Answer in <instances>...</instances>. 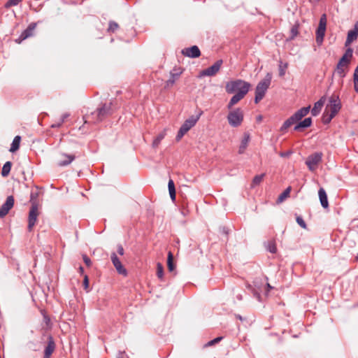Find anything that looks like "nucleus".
Here are the masks:
<instances>
[{
  "mask_svg": "<svg viewBox=\"0 0 358 358\" xmlns=\"http://www.w3.org/2000/svg\"><path fill=\"white\" fill-rule=\"evenodd\" d=\"M111 113V103H103L101 107L98 108L96 111L91 113L90 115H85L83 118L85 123L90 122L96 123L102 121Z\"/></svg>",
  "mask_w": 358,
  "mask_h": 358,
  "instance_id": "nucleus-1",
  "label": "nucleus"
},
{
  "mask_svg": "<svg viewBox=\"0 0 358 358\" xmlns=\"http://www.w3.org/2000/svg\"><path fill=\"white\" fill-rule=\"evenodd\" d=\"M272 80V73H267L265 78L257 84L255 88V102L258 103L265 96Z\"/></svg>",
  "mask_w": 358,
  "mask_h": 358,
  "instance_id": "nucleus-2",
  "label": "nucleus"
},
{
  "mask_svg": "<svg viewBox=\"0 0 358 358\" xmlns=\"http://www.w3.org/2000/svg\"><path fill=\"white\" fill-rule=\"evenodd\" d=\"M310 106L303 107L295 112L290 117L286 120L280 127L282 132L285 131L289 127L297 123L303 117H305L310 111Z\"/></svg>",
  "mask_w": 358,
  "mask_h": 358,
  "instance_id": "nucleus-3",
  "label": "nucleus"
},
{
  "mask_svg": "<svg viewBox=\"0 0 358 358\" xmlns=\"http://www.w3.org/2000/svg\"><path fill=\"white\" fill-rule=\"evenodd\" d=\"M251 85L241 79H236L229 81L226 83L225 90L228 94H232L236 91L241 92L245 89V92H248Z\"/></svg>",
  "mask_w": 358,
  "mask_h": 358,
  "instance_id": "nucleus-4",
  "label": "nucleus"
},
{
  "mask_svg": "<svg viewBox=\"0 0 358 358\" xmlns=\"http://www.w3.org/2000/svg\"><path fill=\"white\" fill-rule=\"evenodd\" d=\"M243 117V110L240 108H237L229 111L227 118L231 127H238L242 124Z\"/></svg>",
  "mask_w": 358,
  "mask_h": 358,
  "instance_id": "nucleus-5",
  "label": "nucleus"
},
{
  "mask_svg": "<svg viewBox=\"0 0 358 358\" xmlns=\"http://www.w3.org/2000/svg\"><path fill=\"white\" fill-rule=\"evenodd\" d=\"M323 154L321 152H316L310 155L305 162L306 165L308 166L309 171H315L318 165L322 162Z\"/></svg>",
  "mask_w": 358,
  "mask_h": 358,
  "instance_id": "nucleus-6",
  "label": "nucleus"
},
{
  "mask_svg": "<svg viewBox=\"0 0 358 358\" xmlns=\"http://www.w3.org/2000/svg\"><path fill=\"white\" fill-rule=\"evenodd\" d=\"M199 118V116L196 117L192 116L184 122L176 135V141H179L184 136V135L196 124Z\"/></svg>",
  "mask_w": 358,
  "mask_h": 358,
  "instance_id": "nucleus-7",
  "label": "nucleus"
},
{
  "mask_svg": "<svg viewBox=\"0 0 358 358\" xmlns=\"http://www.w3.org/2000/svg\"><path fill=\"white\" fill-rule=\"evenodd\" d=\"M327 27V16L325 14L322 15L320 19L319 25L316 30V43L318 45H321L325 35Z\"/></svg>",
  "mask_w": 358,
  "mask_h": 358,
  "instance_id": "nucleus-8",
  "label": "nucleus"
},
{
  "mask_svg": "<svg viewBox=\"0 0 358 358\" xmlns=\"http://www.w3.org/2000/svg\"><path fill=\"white\" fill-rule=\"evenodd\" d=\"M341 108V103L338 95L333 94L329 98V104L327 106L326 110L336 116Z\"/></svg>",
  "mask_w": 358,
  "mask_h": 358,
  "instance_id": "nucleus-9",
  "label": "nucleus"
},
{
  "mask_svg": "<svg viewBox=\"0 0 358 358\" xmlns=\"http://www.w3.org/2000/svg\"><path fill=\"white\" fill-rule=\"evenodd\" d=\"M38 215V203L36 201L32 203L28 217V230L32 231L33 227L35 226Z\"/></svg>",
  "mask_w": 358,
  "mask_h": 358,
  "instance_id": "nucleus-10",
  "label": "nucleus"
},
{
  "mask_svg": "<svg viewBox=\"0 0 358 358\" xmlns=\"http://www.w3.org/2000/svg\"><path fill=\"white\" fill-rule=\"evenodd\" d=\"M222 64H223L222 59L217 60L211 66L201 71L200 73L201 76H215L220 71Z\"/></svg>",
  "mask_w": 358,
  "mask_h": 358,
  "instance_id": "nucleus-11",
  "label": "nucleus"
},
{
  "mask_svg": "<svg viewBox=\"0 0 358 358\" xmlns=\"http://www.w3.org/2000/svg\"><path fill=\"white\" fill-rule=\"evenodd\" d=\"M15 199L13 196H8L6 201L3 203L0 208V217H4L9 212V210L14 206Z\"/></svg>",
  "mask_w": 358,
  "mask_h": 358,
  "instance_id": "nucleus-12",
  "label": "nucleus"
},
{
  "mask_svg": "<svg viewBox=\"0 0 358 358\" xmlns=\"http://www.w3.org/2000/svg\"><path fill=\"white\" fill-rule=\"evenodd\" d=\"M37 26L36 22H31L30 23L27 28L24 29L22 34L20 35L19 38L16 39V41L17 43H21L24 40L27 39V38L32 36L34 35V31L36 29Z\"/></svg>",
  "mask_w": 358,
  "mask_h": 358,
  "instance_id": "nucleus-13",
  "label": "nucleus"
},
{
  "mask_svg": "<svg viewBox=\"0 0 358 358\" xmlns=\"http://www.w3.org/2000/svg\"><path fill=\"white\" fill-rule=\"evenodd\" d=\"M110 259L112 261V263L115 268H116L117 273L119 274L127 275V269L123 266L122 264L120 259L117 257L116 253L113 252L110 255Z\"/></svg>",
  "mask_w": 358,
  "mask_h": 358,
  "instance_id": "nucleus-14",
  "label": "nucleus"
},
{
  "mask_svg": "<svg viewBox=\"0 0 358 358\" xmlns=\"http://www.w3.org/2000/svg\"><path fill=\"white\" fill-rule=\"evenodd\" d=\"M182 54L190 58H197L201 55V51L198 46L193 45L190 48H184Z\"/></svg>",
  "mask_w": 358,
  "mask_h": 358,
  "instance_id": "nucleus-15",
  "label": "nucleus"
},
{
  "mask_svg": "<svg viewBox=\"0 0 358 358\" xmlns=\"http://www.w3.org/2000/svg\"><path fill=\"white\" fill-rule=\"evenodd\" d=\"M245 90V89H243V90L238 92L231 98L229 103L227 104V108L229 110H231L235 104L244 98V96L248 94Z\"/></svg>",
  "mask_w": 358,
  "mask_h": 358,
  "instance_id": "nucleus-16",
  "label": "nucleus"
},
{
  "mask_svg": "<svg viewBox=\"0 0 358 358\" xmlns=\"http://www.w3.org/2000/svg\"><path fill=\"white\" fill-rule=\"evenodd\" d=\"M358 37V22L355 24L353 29H351L348 33V36L345 41V45L351 43L353 41L356 40Z\"/></svg>",
  "mask_w": 358,
  "mask_h": 358,
  "instance_id": "nucleus-17",
  "label": "nucleus"
},
{
  "mask_svg": "<svg viewBox=\"0 0 358 358\" xmlns=\"http://www.w3.org/2000/svg\"><path fill=\"white\" fill-rule=\"evenodd\" d=\"M312 119L311 117H306L303 120L296 123V125L294 127L295 131H301L302 129L308 128L311 126Z\"/></svg>",
  "mask_w": 358,
  "mask_h": 358,
  "instance_id": "nucleus-18",
  "label": "nucleus"
},
{
  "mask_svg": "<svg viewBox=\"0 0 358 358\" xmlns=\"http://www.w3.org/2000/svg\"><path fill=\"white\" fill-rule=\"evenodd\" d=\"M250 140V134L247 132L244 133L243 137L241 140L239 148H238V153L243 154L245 149L247 148L249 141Z\"/></svg>",
  "mask_w": 358,
  "mask_h": 358,
  "instance_id": "nucleus-19",
  "label": "nucleus"
},
{
  "mask_svg": "<svg viewBox=\"0 0 358 358\" xmlns=\"http://www.w3.org/2000/svg\"><path fill=\"white\" fill-rule=\"evenodd\" d=\"M318 195H319L320 201L322 206L324 208H327L329 207V202H328L327 193L324 188H322V187L320 188V189L318 191Z\"/></svg>",
  "mask_w": 358,
  "mask_h": 358,
  "instance_id": "nucleus-20",
  "label": "nucleus"
},
{
  "mask_svg": "<svg viewBox=\"0 0 358 358\" xmlns=\"http://www.w3.org/2000/svg\"><path fill=\"white\" fill-rule=\"evenodd\" d=\"M55 348V344L52 338H50L48 341L47 346L45 348L43 358H50V356L54 352Z\"/></svg>",
  "mask_w": 358,
  "mask_h": 358,
  "instance_id": "nucleus-21",
  "label": "nucleus"
},
{
  "mask_svg": "<svg viewBox=\"0 0 358 358\" xmlns=\"http://www.w3.org/2000/svg\"><path fill=\"white\" fill-rule=\"evenodd\" d=\"M62 156L64 157V159L60 160L58 162L57 164L59 166H66L70 164L76 158L73 155H67L64 153L62 154Z\"/></svg>",
  "mask_w": 358,
  "mask_h": 358,
  "instance_id": "nucleus-22",
  "label": "nucleus"
},
{
  "mask_svg": "<svg viewBox=\"0 0 358 358\" xmlns=\"http://www.w3.org/2000/svg\"><path fill=\"white\" fill-rule=\"evenodd\" d=\"M324 98L322 97L319 101L315 103L313 108L311 109V114L313 116H317L324 105Z\"/></svg>",
  "mask_w": 358,
  "mask_h": 358,
  "instance_id": "nucleus-23",
  "label": "nucleus"
},
{
  "mask_svg": "<svg viewBox=\"0 0 358 358\" xmlns=\"http://www.w3.org/2000/svg\"><path fill=\"white\" fill-rule=\"evenodd\" d=\"M166 135V129L162 131L153 140L152 148H157Z\"/></svg>",
  "mask_w": 358,
  "mask_h": 358,
  "instance_id": "nucleus-24",
  "label": "nucleus"
},
{
  "mask_svg": "<svg viewBox=\"0 0 358 358\" xmlns=\"http://www.w3.org/2000/svg\"><path fill=\"white\" fill-rule=\"evenodd\" d=\"M21 141V137L20 136H16L10 145V152H16L19 148H20V143Z\"/></svg>",
  "mask_w": 358,
  "mask_h": 358,
  "instance_id": "nucleus-25",
  "label": "nucleus"
},
{
  "mask_svg": "<svg viewBox=\"0 0 358 358\" xmlns=\"http://www.w3.org/2000/svg\"><path fill=\"white\" fill-rule=\"evenodd\" d=\"M348 69V66H340V64H337L336 73L340 76V78H343L346 76V71Z\"/></svg>",
  "mask_w": 358,
  "mask_h": 358,
  "instance_id": "nucleus-26",
  "label": "nucleus"
},
{
  "mask_svg": "<svg viewBox=\"0 0 358 358\" xmlns=\"http://www.w3.org/2000/svg\"><path fill=\"white\" fill-rule=\"evenodd\" d=\"M11 166H12V163L9 161L6 162L3 164L2 169H1V176L3 177H6L8 176V174L10 172Z\"/></svg>",
  "mask_w": 358,
  "mask_h": 358,
  "instance_id": "nucleus-27",
  "label": "nucleus"
},
{
  "mask_svg": "<svg viewBox=\"0 0 358 358\" xmlns=\"http://www.w3.org/2000/svg\"><path fill=\"white\" fill-rule=\"evenodd\" d=\"M167 266L170 271H173L175 269V265L173 264V255L171 252H169L168 253Z\"/></svg>",
  "mask_w": 358,
  "mask_h": 358,
  "instance_id": "nucleus-28",
  "label": "nucleus"
},
{
  "mask_svg": "<svg viewBox=\"0 0 358 358\" xmlns=\"http://www.w3.org/2000/svg\"><path fill=\"white\" fill-rule=\"evenodd\" d=\"M264 176V173L255 176L252 181L251 187H255V186L259 185L263 180Z\"/></svg>",
  "mask_w": 358,
  "mask_h": 358,
  "instance_id": "nucleus-29",
  "label": "nucleus"
},
{
  "mask_svg": "<svg viewBox=\"0 0 358 358\" xmlns=\"http://www.w3.org/2000/svg\"><path fill=\"white\" fill-rule=\"evenodd\" d=\"M290 191H291V187H288L283 192H282L279 195L277 201L278 203L282 202L287 197L289 196V195L290 194Z\"/></svg>",
  "mask_w": 358,
  "mask_h": 358,
  "instance_id": "nucleus-30",
  "label": "nucleus"
},
{
  "mask_svg": "<svg viewBox=\"0 0 358 358\" xmlns=\"http://www.w3.org/2000/svg\"><path fill=\"white\" fill-rule=\"evenodd\" d=\"M334 117L335 115H333L329 111L325 112L322 115V122L325 124H329Z\"/></svg>",
  "mask_w": 358,
  "mask_h": 358,
  "instance_id": "nucleus-31",
  "label": "nucleus"
},
{
  "mask_svg": "<svg viewBox=\"0 0 358 358\" xmlns=\"http://www.w3.org/2000/svg\"><path fill=\"white\" fill-rule=\"evenodd\" d=\"M119 28V25L115 21H110L108 23V28L107 29L108 32L114 33Z\"/></svg>",
  "mask_w": 358,
  "mask_h": 358,
  "instance_id": "nucleus-32",
  "label": "nucleus"
},
{
  "mask_svg": "<svg viewBox=\"0 0 358 358\" xmlns=\"http://www.w3.org/2000/svg\"><path fill=\"white\" fill-rule=\"evenodd\" d=\"M299 34V24H296L293 25L290 30V36L289 39H294Z\"/></svg>",
  "mask_w": 358,
  "mask_h": 358,
  "instance_id": "nucleus-33",
  "label": "nucleus"
},
{
  "mask_svg": "<svg viewBox=\"0 0 358 358\" xmlns=\"http://www.w3.org/2000/svg\"><path fill=\"white\" fill-rule=\"evenodd\" d=\"M266 249L271 253H275L277 251V248L275 242L273 241H269L267 243Z\"/></svg>",
  "mask_w": 358,
  "mask_h": 358,
  "instance_id": "nucleus-34",
  "label": "nucleus"
},
{
  "mask_svg": "<svg viewBox=\"0 0 358 358\" xmlns=\"http://www.w3.org/2000/svg\"><path fill=\"white\" fill-rule=\"evenodd\" d=\"M22 0H8L4 5L6 8L18 5Z\"/></svg>",
  "mask_w": 358,
  "mask_h": 358,
  "instance_id": "nucleus-35",
  "label": "nucleus"
},
{
  "mask_svg": "<svg viewBox=\"0 0 358 358\" xmlns=\"http://www.w3.org/2000/svg\"><path fill=\"white\" fill-rule=\"evenodd\" d=\"M157 275L161 280L164 276V267L160 263H158L157 265Z\"/></svg>",
  "mask_w": 358,
  "mask_h": 358,
  "instance_id": "nucleus-36",
  "label": "nucleus"
},
{
  "mask_svg": "<svg viewBox=\"0 0 358 358\" xmlns=\"http://www.w3.org/2000/svg\"><path fill=\"white\" fill-rule=\"evenodd\" d=\"M288 64L287 63L282 64V62H280L279 65V76L282 77L285 74V69L287 68Z\"/></svg>",
  "mask_w": 358,
  "mask_h": 358,
  "instance_id": "nucleus-37",
  "label": "nucleus"
},
{
  "mask_svg": "<svg viewBox=\"0 0 358 358\" xmlns=\"http://www.w3.org/2000/svg\"><path fill=\"white\" fill-rule=\"evenodd\" d=\"M180 74V73H173L171 72V78L167 80L166 86L169 87L170 85H173L174 83H175L176 78L178 77Z\"/></svg>",
  "mask_w": 358,
  "mask_h": 358,
  "instance_id": "nucleus-38",
  "label": "nucleus"
},
{
  "mask_svg": "<svg viewBox=\"0 0 358 358\" xmlns=\"http://www.w3.org/2000/svg\"><path fill=\"white\" fill-rule=\"evenodd\" d=\"M350 62V59L345 56H342V57L338 61V64H340V66H348Z\"/></svg>",
  "mask_w": 358,
  "mask_h": 358,
  "instance_id": "nucleus-39",
  "label": "nucleus"
},
{
  "mask_svg": "<svg viewBox=\"0 0 358 358\" xmlns=\"http://www.w3.org/2000/svg\"><path fill=\"white\" fill-rule=\"evenodd\" d=\"M296 221L297 224L300 227H301L303 229H306L307 225H306L305 221L303 220V219L301 216H297Z\"/></svg>",
  "mask_w": 358,
  "mask_h": 358,
  "instance_id": "nucleus-40",
  "label": "nucleus"
},
{
  "mask_svg": "<svg viewBox=\"0 0 358 358\" xmlns=\"http://www.w3.org/2000/svg\"><path fill=\"white\" fill-rule=\"evenodd\" d=\"M222 338H223V337H222V336L217 337V338L210 341L209 342H208V343L206 345V346H212V345L219 343Z\"/></svg>",
  "mask_w": 358,
  "mask_h": 358,
  "instance_id": "nucleus-41",
  "label": "nucleus"
},
{
  "mask_svg": "<svg viewBox=\"0 0 358 358\" xmlns=\"http://www.w3.org/2000/svg\"><path fill=\"white\" fill-rule=\"evenodd\" d=\"M83 286H84V289L87 291H88V287H89V279H88V277L87 275H85L84 276V280H83Z\"/></svg>",
  "mask_w": 358,
  "mask_h": 358,
  "instance_id": "nucleus-42",
  "label": "nucleus"
},
{
  "mask_svg": "<svg viewBox=\"0 0 358 358\" xmlns=\"http://www.w3.org/2000/svg\"><path fill=\"white\" fill-rule=\"evenodd\" d=\"M83 261H84L85 264L87 266H91V264H92L91 259L86 255H83Z\"/></svg>",
  "mask_w": 358,
  "mask_h": 358,
  "instance_id": "nucleus-43",
  "label": "nucleus"
},
{
  "mask_svg": "<svg viewBox=\"0 0 358 358\" xmlns=\"http://www.w3.org/2000/svg\"><path fill=\"white\" fill-rule=\"evenodd\" d=\"M343 56H345L346 57L349 58L350 59V58L352 57V50L351 48H348L345 54L343 55Z\"/></svg>",
  "mask_w": 358,
  "mask_h": 358,
  "instance_id": "nucleus-44",
  "label": "nucleus"
},
{
  "mask_svg": "<svg viewBox=\"0 0 358 358\" xmlns=\"http://www.w3.org/2000/svg\"><path fill=\"white\" fill-rule=\"evenodd\" d=\"M168 187H169V191L176 190L175 185L172 180H169V183H168Z\"/></svg>",
  "mask_w": 358,
  "mask_h": 358,
  "instance_id": "nucleus-45",
  "label": "nucleus"
},
{
  "mask_svg": "<svg viewBox=\"0 0 358 358\" xmlns=\"http://www.w3.org/2000/svg\"><path fill=\"white\" fill-rule=\"evenodd\" d=\"M117 253L120 255H124V248H123L122 245H117Z\"/></svg>",
  "mask_w": 358,
  "mask_h": 358,
  "instance_id": "nucleus-46",
  "label": "nucleus"
},
{
  "mask_svg": "<svg viewBox=\"0 0 358 358\" xmlns=\"http://www.w3.org/2000/svg\"><path fill=\"white\" fill-rule=\"evenodd\" d=\"M354 82H358V64L354 73Z\"/></svg>",
  "mask_w": 358,
  "mask_h": 358,
  "instance_id": "nucleus-47",
  "label": "nucleus"
},
{
  "mask_svg": "<svg viewBox=\"0 0 358 358\" xmlns=\"http://www.w3.org/2000/svg\"><path fill=\"white\" fill-rule=\"evenodd\" d=\"M169 194H170V197L171 199V200L173 201H174L176 200V190H171V191H169Z\"/></svg>",
  "mask_w": 358,
  "mask_h": 358,
  "instance_id": "nucleus-48",
  "label": "nucleus"
},
{
  "mask_svg": "<svg viewBox=\"0 0 358 358\" xmlns=\"http://www.w3.org/2000/svg\"><path fill=\"white\" fill-rule=\"evenodd\" d=\"M69 113H64V114L62 115V117H61V118H60V120H59L61 121V122L64 123V122H65V120H66V118H68V117H69Z\"/></svg>",
  "mask_w": 358,
  "mask_h": 358,
  "instance_id": "nucleus-49",
  "label": "nucleus"
},
{
  "mask_svg": "<svg viewBox=\"0 0 358 358\" xmlns=\"http://www.w3.org/2000/svg\"><path fill=\"white\" fill-rule=\"evenodd\" d=\"M63 124L62 122H61V121L59 120V122H56V123H54L52 124L51 127L52 128H59Z\"/></svg>",
  "mask_w": 358,
  "mask_h": 358,
  "instance_id": "nucleus-50",
  "label": "nucleus"
},
{
  "mask_svg": "<svg viewBox=\"0 0 358 358\" xmlns=\"http://www.w3.org/2000/svg\"><path fill=\"white\" fill-rule=\"evenodd\" d=\"M354 88L355 92H358V82H354Z\"/></svg>",
  "mask_w": 358,
  "mask_h": 358,
  "instance_id": "nucleus-51",
  "label": "nucleus"
},
{
  "mask_svg": "<svg viewBox=\"0 0 358 358\" xmlns=\"http://www.w3.org/2000/svg\"><path fill=\"white\" fill-rule=\"evenodd\" d=\"M36 196L37 195H34L33 193L31 194L30 201L31 202V203L35 201H34V199L36 197Z\"/></svg>",
  "mask_w": 358,
  "mask_h": 358,
  "instance_id": "nucleus-52",
  "label": "nucleus"
},
{
  "mask_svg": "<svg viewBox=\"0 0 358 358\" xmlns=\"http://www.w3.org/2000/svg\"><path fill=\"white\" fill-rule=\"evenodd\" d=\"M236 317L241 321L244 320V319L243 318V317L240 315H236Z\"/></svg>",
  "mask_w": 358,
  "mask_h": 358,
  "instance_id": "nucleus-53",
  "label": "nucleus"
},
{
  "mask_svg": "<svg viewBox=\"0 0 358 358\" xmlns=\"http://www.w3.org/2000/svg\"><path fill=\"white\" fill-rule=\"evenodd\" d=\"M223 231V233H224V234H225L226 235H227V234H228V231L226 229V228H225V227H224V228H223V231Z\"/></svg>",
  "mask_w": 358,
  "mask_h": 358,
  "instance_id": "nucleus-54",
  "label": "nucleus"
},
{
  "mask_svg": "<svg viewBox=\"0 0 358 358\" xmlns=\"http://www.w3.org/2000/svg\"><path fill=\"white\" fill-rule=\"evenodd\" d=\"M79 269H80V273H83V266H80Z\"/></svg>",
  "mask_w": 358,
  "mask_h": 358,
  "instance_id": "nucleus-55",
  "label": "nucleus"
},
{
  "mask_svg": "<svg viewBox=\"0 0 358 358\" xmlns=\"http://www.w3.org/2000/svg\"><path fill=\"white\" fill-rule=\"evenodd\" d=\"M237 299H239V300H241L242 299V296L241 295H238L237 296Z\"/></svg>",
  "mask_w": 358,
  "mask_h": 358,
  "instance_id": "nucleus-56",
  "label": "nucleus"
},
{
  "mask_svg": "<svg viewBox=\"0 0 358 358\" xmlns=\"http://www.w3.org/2000/svg\"><path fill=\"white\" fill-rule=\"evenodd\" d=\"M280 155H281L282 157H284V156H285L286 155H285V153H281V154H280Z\"/></svg>",
  "mask_w": 358,
  "mask_h": 358,
  "instance_id": "nucleus-57",
  "label": "nucleus"
},
{
  "mask_svg": "<svg viewBox=\"0 0 358 358\" xmlns=\"http://www.w3.org/2000/svg\"><path fill=\"white\" fill-rule=\"evenodd\" d=\"M268 288H271L269 284H268Z\"/></svg>",
  "mask_w": 358,
  "mask_h": 358,
  "instance_id": "nucleus-58",
  "label": "nucleus"
},
{
  "mask_svg": "<svg viewBox=\"0 0 358 358\" xmlns=\"http://www.w3.org/2000/svg\"><path fill=\"white\" fill-rule=\"evenodd\" d=\"M118 358H122V357H118Z\"/></svg>",
  "mask_w": 358,
  "mask_h": 358,
  "instance_id": "nucleus-59",
  "label": "nucleus"
}]
</instances>
